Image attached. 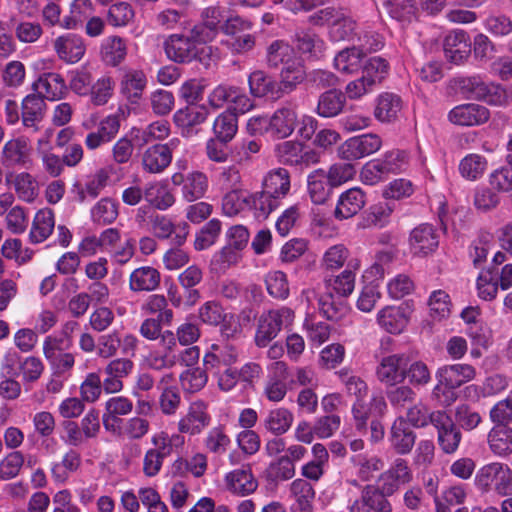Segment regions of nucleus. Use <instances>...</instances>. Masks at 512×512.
I'll list each match as a JSON object with an SVG mask.
<instances>
[{
  "label": "nucleus",
  "mask_w": 512,
  "mask_h": 512,
  "mask_svg": "<svg viewBox=\"0 0 512 512\" xmlns=\"http://www.w3.org/2000/svg\"><path fill=\"white\" fill-rule=\"evenodd\" d=\"M316 25H329V34L334 41L353 40L357 36V23L343 7L328 6L311 16Z\"/></svg>",
  "instance_id": "1"
},
{
  "label": "nucleus",
  "mask_w": 512,
  "mask_h": 512,
  "mask_svg": "<svg viewBox=\"0 0 512 512\" xmlns=\"http://www.w3.org/2000/svg\"><path fill=\"white\" fill-rule=\"evenodd\" d=\"M475 484L482 492L494 490L498 495L512 494V471L500 462H492L479 469Z\"/></svg>",
  "instance_id": "2"
},
{
  "label": "nucleus",
  "mask_w": 512,
  "mask_h": 512,
  "mask_svg": "<svg viewBox=\"0 0 512 512\" xmlns=\"http://www.w3.org/2000/svg\"><path fill=\"white\" fill-rule=\"evenodd\" d=\"M459 88L468 98L482 100L494 106H504L510 97L499 84L486 83L479 76L465 77L459 80Z\"/></svg>",
  "instance_id": "3"
},
{
  "label": "nucleus",
  "mask_w": 512,
  "mask_h": 512,
  "mask_svg": "<svg viewBox=\"0 0 512 512\" xmlns=\"http://www.w3.org/2000/svg\"><path fill=\"white\" fill-rule=\"evenodd\" d=\"M206 43L194 37L193 29L187 33L172 34L164 42L167 57L176 63H190L195 60L200 51L199 45Z\"/></svg>",
  "instance_id": "4"
},
{
  "label": "nucleus",
  "mask_w": 512,
  "mask_h": 512,
  "mask_svg": "<svg viewBox=\"0 0 512 512\" xmlns=\"http://www.w3.org/2000/svg\"><path fill=\"white\" fill-rule=\"evenodd\" d=\"M0 163L6 168L29 169L33 165V148L30 140L18 136L6 141L1 149Z\"/></svg>",
  "instance_id": "5"
},
{
  "label": "nucleus",
  "mask_w": 512,
  "mask_h": 512,
  "mask_svg": "<svg viewBox=\"0 0 512 512\" xmlns=\"http://www.w3.org/2000/svg\"><path fill=\"white\" fill-rule=\"evenodd\" d=\"M171 182L174 186L180 187L181 198L186 202H195L203 198L209 187L208 177L201 171L174 173Z\"/></svg>",
  "instance_id": "6"
},
{
  "label": "nucleus",
  "mask_w": 512,
  "mask_h": 512,
  "mask_svg": "<svg viewBox=\"0 0 512 512\" xmlns=\"http://www.w3.org/2000/svg\"><path fill=\"white\" fill-rule=\"evenodd\" d=\"M382 146L381 138L376 134H363L352 137L342 143L338 149V157L344 160H358L377 152Z\"/></svg>",
  "instance_id": "7"
},
{
  "label": "nucleus",
  "mask_w": 512,
  "mask_h": 512,
  "mask_svg": "<svg viewBox=\"0 0 512 512\" xmlns=\"http://www.w3.org/2000/svg\"><path fill=\"white\" fill-rule=\"evenodd\" d=\"M437 429L438 444L446 454L454 453L462 440V433L452 418L444 411L437 410L433 418Z\"/></svg>",
  "instance_id": "8"
},
{
  "label": "nucleus",
  "mask_w": 512,
  "mask_h": 512,
  "mask_svg": "<svg viewBox=\"0 0 512 512\" xmlns=\"http://www.w3.org/2000/svg\"><path fill=\"white\" fill-rule=\"evenodd\" d=\"M438 245L439 234L431 224H420L410 232L409 249L413 256L426 257L434 253Z\"/></svg>",
  "instance_id": "9"
},
{
  "label": "nucleus",
  "mask_w": 512,
  "mask_h": 512,
  "mask_svg": "<svg viewBox=\"0 0 512 512\" xmlns=\"http://www.w3.org/2000/svg\"><path fill=\"white\" fill-rule=\"evenodd\" d=\"M52 45L58 58L68 64L78 63L86 52L83 38L74 33H66L56 37Z\"/></svg>",
  "instance_id": "10"
},
{
  "label": "nucleus",
  "mask_w": 512,
  "mask_h": 512,
  "mask_svg": "<svg viewBox=\"0 0 512 512\" xmlns=\"http://www.w3.org/2000/svg\"><path fill=\"white\" fill-rule=\"evenodd\" d=\"M211 417L207 404L203 401H194L190 404L187 413L178 422L180 433L197 435L209 426Z\"/></svg>",
  "instance_id": "11"
},
{
  "label": "nucleus",
  "mask_w": 512,
  "mask_h": 512,
  "mask_svg": "<svg viewBox=\"0 0 512 512\" xmlns=\"http://www.w3.org/2000/svg\"><path fill=\"white\" fill-rule=\"evenodd\" d=\"M225 10L220 6H210L202 11V22L193 26L194 37L207 42L212 41L225 21Z\"/></svg>",
  "instance_id": "12"
},
{
  "label": "nucleus",
  "mask_w": 512,
  "mask_h": 512,
  "mask_svg": "<svg viewBox=\"0 0 512 512\" xmlns=\"http://www.w3.org/2000/svg\"><path fill=\"white\" fill-rule=\"evenodd\" d=\"M5 184L12 188L17 197L24 202H33L39 193L36 178L27 171H7L5 174Z\"/></svg>",
  "instance_id": "13"
},
{
  "label": "nucleus",
  "mask_w": 512,
  "mask_h": 512,
  "mask_svg": "<svg viewBox=\"0 0 512 512\" xmlns=\"http://www.w3.org/2000/svg\"><path fill=\"white\" fill-rule=\"evenodd\" d=\"M47 105L43 96L27 95L22 101L21 118L23 126L32 132H37L42 126Z\"/></svg>",
  "instance_id": "14"
},
{
  "label": "nucleus",
  "mask_w": 512,
  "mask_h": 512,
  "mask_svg": "<svg viewBox=\"0 0 512 512\" xmlns=\"http://www.w3.org/2000/svg\"><path fill=\"white\" fill-rule=\"evenodd\" d=\"M489 110L479 104L468 103L454 107L448 113L451 123L459 126L481 125L489 120Z\"/></svg>",
  "instance_id": "15"
},
{
  "label": "nucleus",
  "mask_w": 512,
  "mask_h": 512,
  "mask_svg": "<svg viewBox=\"0 0 512 512\" xmlns=\"http://www.w3.org/2000/svg\"><path fill=\"white\" fill-rule=\"evenodd\" d=\"M134 369V362L128 358L111 360L104 368L106 378L103 388L107 393H116L123 389L122 379L128 377Z\"/></svg>",
  "instance_id": "16"
},
{
  "label": "nucleus",
  "mask_w": 512,
  "mask_h": 512,
  "mask_svg": "<svg viewBox=\"0 0 512 512\" xmlns=\"http://www.w3.org/2000/svg\"><path fill=\"white\" fill-rule=\"evenodd\" d=\"M153 448L148 449L143 460V472L153 477L161 470L164 459L171 453L172 446L166 436L156 435L152 438Z\"/></svg>",
  "instance_id": "17"
},
{
  "label": "nucleus",
  "mask_w": 512,
  "mask_h": 512,
  "mask_svg": "<svg viewBox=\"0 0 512 512\" xmlns=\"http://www.w3.org/2000/svg\"><path fill=\"white\" fill-rule=\"evenodd\" d=\"M443 49L447 60L454 64L463 63L471 53L469 35L463 30L451 31L444 39Z\"/></svg>",
  "instance_id": "18"
},
{
  "label": "nucleus",
  "mask_w": 512,
  "mask_h": 512,
  "mask_svg": "<svg viewBox=\"0 0 512 512\" xmlns=\"http://www.w3.org/2000/svg\"><path fill=\"white\" fill-rule=\"evenodd\" d=\"M297 123L296 107L287 103L270 117L268 131L277 138H286L293 133Z\"/></svg>",
  "instance_id": "19"
},
{
  "label": "nucleus",
  "mask_w": 512,
  "mask_h": 512,
  "mask_svg": "<svg viewBox=\"0 0 512 512\" xmlns=\"http://www.w3.org/2000/svg\"><path fill=\"white\" fill-rule=\"evenodd\" d=\"M360 268L359 260L348 262L346 269L337 275L325 279V285L330 292L341 297L349 296L355 288L356 271Z\"/></svg>",
  "instance_id": "20"
},
{
  "label": "nucleus",
  "mask_w": 512,
  "mask_h": 512,
  "mask_svg": "<svg viewBox=\"0 0 512 512\" xmlns=\"http://www.w3.org/2000/svg\"><path fill=\"white\" fill-rule=\"evenodd\" d=\"M249 92L253 97H268L273 100L282 98L278 84L272 76L263 70H255L248 76Z\"/></svg>",
  "instance_id": "21"
},
{
  "label": "nucleus",
  "mask_w": 512,
  "mask_h": 512,
  "mask_svg": "<svg viewBox=\"0 0 512 512\" xmlns=\"http://www.w3.org/2000/svg\"><path fill=\"white\" fill-rule=\"evenodd\" d=\"M366 204V194L358 187L350 188L343 192L337 201L334 217L337 220H345L353 217Z\"/></svg>",
  "instance_id": "22"
},
{
  "label": "nucleus",
  "mask_w": 512,
  "mask_h": 512,
  "mask_svg": "<svg viewBox=\"0 0 512 512\" xmlns=\"http://www.w3.org/2000/svg\"><path fill=\"white\" fill-rule=\"evenodd\" d=\"M172 156L169 148L161 144H153L141 154L142 170L148 174H160L171 164Z\"/></svg>",
  "instance_id": "23"
},
{
  "label": "nucleus",
  "mask_w": 512,
  "mask_h": 512,
  "mask_svg": "<svg viewBox=\"0 0 512 512\" xmlns=\"http://www.w3.org/2000/svg\"><path fill=\"white\" fill-rule=\"evenodd\" d=\"M389 440L397 454L406 455L415 445L416 434L404 417H398L392 424Z\"/></svg>",
  "instance_id": "24"
},
{
  "label": "nucleus",
  "mask_w": 512,
  "mask_h": 512,
  "mask_svg": "<svg viewBox=\"0 0 512 512\" xmlns=\"http://www.w3.org/2000/svg\"><path fill=\"white\" fill-rule=\"evenodd\" d=\"M475 369L469 364L445 365L437 370V381L450 388H459L475 377Z\"/></svg>",
  "instance_id": "25"
},
{
  "label": "nucleus",
  "mask_w": 512,
  "mask_h": 512,
  "mask_svg": "<svg viewBox=\"0 0 512 512\" xmlns=\"http://www.w3.org/2000/svg\"><path fill=\"white\" fill-rule=\"evenodd\" d=\"M67 88L64 78L54 72L43 74L33 83L36 95H41L52 101L63 98Z\"/></svg>",
  "instance_id": "26"
},
{
  "label": "nucleus",
  "mask_w": 512,
  "mask_h": 512,
  "mask_svg": "<svg viewBox=\"0 0 512 512\" xmlns=\"http://www.w3.org/2000/svg\"><path fill=\"white\" fill-rule=\"evenodd\" d=\"M261 188L275 196L282 203V200L289 194L291 188L290 174L284 168H276L262 179Z\"/></svg>",
  "instance_id": "27"
},
{
  "label": "nucleus",
  "mask_w": 512,
  "mask_h": 512,
  "mask_svg": "<svg viewBox=\"0 0 512 512\" xmlns=\"http://www.w3.org/2000/svg\"><path fill=\"white\" fill-rule=\"evenodd\" d=\"M405 358L400 355H390L382 359L377 375L381 382L394 385L406 378Z\"/></svg>",
  "instance_id": "28"
},
{
  "label": "nucleus",
  "mask_w": 512,
  "mask_h": 512,
  "mask_svg": "<svg viewBox=\"0 0 512 512\" xmlns=\"http://www.w3.org/2000/svg\"><path fill=\"white\" fill-rule=\"evenodd\" d=\"M303 61L298 57L288 65L282 67L280 81H278L282 97L295 91L307 78Z\"/></svg>",
  "instance_id": "29"
},
{
  "label": "nucleus",
  "mask_w": 512,
  "mask_h": 512,
  "mask_svg": "<svg viewBox=\"0 0 512 512\" xmlns=\"http://www.w3.org/2000/svg\"><path fill=\"white\" fill-rule=\"evenodd\" d=\"M333 186L329 183L326 171L316 169L307 177V191L314 204H324L333 193Z\"/></svg>",
  "instance_id": "30"
},
{
  "label": "nucleus",
  "mask_w": 512,
  "mask_h": 512,
  "mask_svg": "<svg viewBox=\"0 0 512 512\" xmlns=\"http://www.w3.org/2000/svg\"><path fill=\"white\" fill-rule=\"evenodd\" d=\"M160 272L151 266L139 267L129 277V287L133 292H150L160 285Z\"/></svg>",
  "instance_id": "31"
},
{
  "label": "nucleus",
  "mask_w": 512,
  "mask_h": 512,
  "mask_svg": "<svg viewBox=\"0 0 512 512\" xmlns=\"http://www.w3.org/2000/svg\"><path fill=\"white\" fill-rule=\"evenodd\" d=\"M55 227L54 213L51 209L39 210L33 219L29 238L32 243L44 242L53 232Z\"/></svg>",
  "instance_id": "32"
},
{
  "label": "nucleus",
  "mask_w": 512,
  "mask_h": 512,
  "mask_svg": "<svg viewBox=\"0 0 512 512\" xmlns=\"http://www.w3.org/2000/svg\"><path fill=\"white\" fill-rule=\"evenodd\" d=\"M490 450L497 456L505 457L512 453V428L495 425L487 435Z\"/></svg>",
  "instance_id": "33"
},
{
  "label": "nucleus",
  "mask_w": 512,
  "mask_h": 512,
  "mask_svg": "<svg viewBox=\"0 0 512 512\" xmlns=\"http://www.w3.org/2000/svg\"><path fill=\"white\" fill-rule=\"evenodd\" d=\"M144 199L158 210H167L175 203V197L161 182H149L143 189Z\"/></svg>",
  "instance_id": "34"
},
{
  "label": "nucleus",
  "mask_w": 512,
  "mask_h": 512,
  "mask_svg": "<svg viewBox=\"0 0 512 512\" xmlns=\"http://www.w3.org/2000/svg\"><path fill=\"white\" fill-rule=\"evenodd\" d=\"M297 58L294 48L283 40H275L267 47L266 62L270 68L284 67Z\"/></svg>",
  "instance_id": "35"
},
{
  "label": "nucleus",
  "mask_w": 512,
  "mask_h": 512,
  "mask_svg": "<svg viewBox=\"0 0 512 512\" xmlns=\"http://www.w3.org/2000/svg\"><path fill=\"white\" fill-rule=\"evenodd\" d=\"M226 483L232 493L241 496L253 493L258 487L257 480L246 469H237L227 474Z\"/></svg>",
  "instance_id": "36"
},
{
  "label": "nucleus",
  "mask_w": 512,
  "mask_h": 512,
  "mask_svg": "<svg viewBox=\"0 0 512 512\" xmlns=\"http://www.w3.org/2000/svg\"><path fill=\"white\" fill-rule=\"evenodd\" d=\"M401 109L402 101L398 95L393 93H384L377 99L374 115L380 122L388 123L397 119Z\"/></svg>",
  "instance_id": "37"
},
{
  "label": "nucleus",
  "mask_w": 512,
  "mask_h": 512,
  "mask_svg": "<svg viewBox=\"0 0 512 512\" xmlns=\"http://www.w3.org/2000/svg\"><path fill=\"white\" fill-rule=\"evenodd\" d=\"M364 58L362 50L356 46L345 48L335 56L334 67L342 73L352 74L362 68Z\"/></svg>",
  "instance_id": "38"
},
{
  "label": "nucleus",
  "mask_w": 512,
  "mask_h": 512,
  "mask_svg": "<svg viewBox=\"0 0 512 512\" xmlns=\"http://www.w3.org/2000/svg\"><path fill=\"white\" fill-rule=\"evenodd\" d=\"M147 79L142 70L128 69L121 80V91L131 101H136L142 95Z\"/></svg>",
  "instance_id": "39"
},
{
  "label": "nucleus",
  "mask_w": 512,
  "mask_h": 512,
  "mask_svg": "<svg viewBox=\"0 0 512 512\" xmlns=\"http://www.w3.org/2000/svg\"><path fill=\"white\" fill-rule=\"evenodd\" d=\"M238 130V116L232 110L219 114L213 124L216 138L221 142H230Z\"/></svg>",
  "instance_id": "40"
},
{
  "label": "nucleus",
  "mask_w": 512,
  "mask_h": 512,
  "mask_svg": "<svg viewBox=\"0 0 512 512\" xmlns=\"http://www.w3.org/2000/svg\"><path fill=\"white\" fill-rule=\"evenodd\" d=\"M208 117V109L204 105H187L174 114V122L178 127L191 128L202 124Z\"/></svg>",
  "instance_id": "41"
},
{
  "label": "nucleus",
  "mask_w": 512,
  "mask_h": 512,
  "mask_svg": "<svg viewBox=\"0 0 512 512\" xmlns=\"http://www.w3.org/2000/svg\"><path fill=\"white\" fill-rule=\"evenodd\" d=\"M295 466L289 456H281L272 461L265 470V477L269 483L278 484L294 477Z\"/></svg>",
  "instance_id": "42"
},
{
  "label": "nucleus",
  "mask_w": 512,
  "mask_h": 512,
  "mask_svg": "<svg viewBox=\"0 0 512 512\" xmlns=\"http://www.w3.org/2000/svg\"><path fill=\"white\" fill-rule=\"evenodd\" d=\"M345 104V97L341 91L330 89L319 96L317 113L322 117L338 115Z\"/></svg>",
  "instance_id": "43"
},
{
  "label": "nucleus",
  "mask_w": 512,
  "mask_h": 512,
  "mask_svg": "<svg viewBox=\"0 0 512 512\" xmlns=\"http://www.w3.org/2000/svg\"><path fill=\"white\" fill-rule=\"evenodd\" d=\"M118 215V204L108 197L101 198L91 209V220L97 225L112 224Z\"/></svg>",
  "instance_id": "44"
},
{
  "label": "nucleus",
  "mask_w": 512,
  "mask_h": 512,
  "mask_svg": "<svg viewBox=\"0 0 512 512\" xmlns=\"http://www.w3.org/2000/svg\"><path fill=\"white\" fill-rule=\"evenodd\" d=\"M487 159L480 154H468L459 163V172L463 178L475 181L483 176L487 169Z\"/></svg>",
  "instance_id": "45"
},
{
  "label": "nucleus",
  "mask_w": 512,
  "mask_h": 512,
  "mask_svg": "<svg viewBox=\"0 0 512 512\" xmlns=\"http://www.w3.org/2000/svg\"><path fill=\"white\" fill-rule=\"evenodd\" d=\"M101 55L103 61L110 66H117L124 61L127 55L125 41L117 36L108 38L102 45Z\"/></svg>",
  "instance_id": "46"
},
{
  "label": "nucleus",
  "mask_w": 512,
  "mask_h": 512,
  "mask_svg": "<svg viewBox=\"0 0 512 512\" xmlns=\"http://www.w3.org/2000/svg\"><path fill=\"white\" fill-rule=\"evenodd\" d=\"M281 202L266 192L263 188L260 191L254 192L252 201V214L256 219L265 220L269 215L278 209Z\"/></svg>",
  "instance_id": "47"
},
{
  "label": "nucleus",
  "mask_w": 512,
  "mask_h": 512,
  "mask_svg": "<svg viewBox=\"0 0 512 512\" xmlns=\"http://www.w3.org/2000/svg\"><path fill=\"white\" fill-rule=\"evenodd\" d=\"M237 352L233 346H225L218 353H207L204 356V366L207 371L215 370V373L231 366L237 361Z\"/></svg>",
  "instance_id": "48"
},
{
  "label": "nucleus",
  "mask_w": 512,
  "mask_h": 512,
  "mask_svg": "<svg viewBox=\"0 0 512 512\" xmlns=\"http://www.w3.org/2000/svg\"><path fill=\"white\" fill-rule=\"evenodd\" d=\"M170 134V125L166 120L155 121L144 129L133 128L131 135L134 139L141 141L142 144H147L154 140H163Z\"/></svg>",
  "instance_id": "49"
},
{
  "label": "nucleus",
  "mask_w": 512,
  "mask_h": 512,
  "mask_svg": "<svg viewBox=\"0 0 512 512\" xmlns=\"http://www.w3.org/2000/svg\"><path fill=\"white\" fill-rule=\"evenodd\" d=\"M291 494L301 512H311L315 492L312 485L304 479H296L290 485Z\"/></svg>",
  "instance_id": "50"
},
{
  "label": "nucleus",
  "mask_w": 512,
  "mask_h": 512,
  "mask_svg": "<svg viewBox=\"0 0 512 512\" xmlns=\"http://www.w3.org/2000/svg\"><path fill=\"white\" fill-rule=\"evenodd\" d=\"M429 315L431 318L442 320L451 316L452 303L450 296L444 290L433 291L428 299Z\"/></svg>",
  "instance_id": "51"
},
{
  "label": "nucleus",
  "mask_w": 512,
  "mask_h": 512,
  "mask_svg": "<svg viewBox=\"0 0 512 512\" xmlns=\"http://www.w3.org/2000/svg\"><path fill=\"white\" fill-rule=\"evenodd\" d=\"M293 414L286 408L271 410L264 420L265 428L275 435L284 434L292 425Z\"/></svg>",
  "instance_id": "52"
},
{
  "label": "nucleus",
  "mask_w": 512,
  "mask_h": 512,
  "mask_svg": "<svg viewBox=\"0 0 512 512\" xmlns=\"http://www.w3.org/2000/svg\"><path fill=\"white\" fill-rule=\"evenodd\" d=\"M179 381L185 393H197L208 381L207 370L199 367L187 369L180 374Z\"/></svg>",
  "instance_id": "53"
},
{
  "label": "nucleus",
  "mask_w": 512,
  "mask_h": 512,
  "mask_svg": "<svg viewBox=\"0 0 512 512\" xmlns=\"http://www.w3.org/2000/svg\"><path fill=\"white\" fill-rule=\"evenodd\" d=\"M222 229L219 219L213 218L208 221L196 234L194 248L198 251L205 250L215 244Z\"/></svg>",
  "instance_id": "54"
},
{
  "label": "nucleus",
  "mask_w": 512,
  "mask_h": 512,
  "mask_svg": "<svg viewBox=\"0 0 512 512\" xmlns=\"http://www.w3.org/2000/svg\"><path fill=\"white\" fill-rule=\"evenodd\" d=\"M115 82L109 75H103L96 82H92L90 95L94 105H105L113 95Z\"/></svg>",
  "instance_id": "55"
},
{
  "label": "nucleus",
  "mask_w": 512,
  "mask_h": 512,
  "mask_svg": "<svg viewBox=\"0 0 512 512\" xmlns=\"http://www.w3.org/2000/svg\"><path fill=\"white\" fill-rule=\"evenodd\" d=\"M108 179L109 174L105 169L98 170L78 191V201L84 202L87 198L95 199L107 185Z\"/></svg>",
  "instance_id": "56"
},
{
  "label": "nucleus",
  "mask_w": 512,
  "mask_h": 512,
  "mask_svg": "<svg viewBox=\"0 0 512 512\" xmlns=\"http://www.w3.org/2000/svg\"><path fill=\"white\" fill-rule=\"evenodd\" d=\"M362 493L371 512H392V505L388 500V496L380 491L378 486L366 485L362 489Z\"/></svg>",
  "instance_id": "57"
},
{
  "label": "nucleus",
  "mask_w": 512,
  "mask_h": 512,
  "mask_svg": "<svg viewBox=\"0 0 512 512\" xmlns=\"http://www.w3.org/2000/svg\"><path fill=\"white\" fill-rule=\"evenodd\" d=\"M436 411H430L429 408L421 401H415L410 407L407 408L406 418L407 423L414 427H426L429 423L433 425V418Z\"/></svg>",
  "instance_id": "58"
},
{
  "label": "nucleus",
  "mask_w": 512,
  "mask_h": 512,
  "mask_svg": "<svg viewBox=\"0 0 512 512\" xmlns=\"http://www.w3.org/2000/svg\"><path fill=\"white\" fill-rule=\"evenodd\" d=\"M350 252L343 244L329 247L322 257V266L326 270H338L342 268L349 258Z\"/></svg>",
  "instance_id": "59"
},
{
  "label": "nucleus",
  "mask_w": 512,
  "mask_h": 512,
  "mask_svg": "<svg viewBox=\"0 0 512 512\" xmlns=\"http://www.w3.org/2000/svg\"><path fill=\"white\" fill-rule=\"evenodd\" d=\"M174 346L167 345L163 352H151L145 359L148 368L154 371H162L173 368L178 360V356L172 352Z\"/></svg>",
  "instance_id": "60"
},
{
  "label": "nucleus",
  "mask_w": 512,
  "mask_h": 512,
  "mask_svg": "<svg viewBox=\"0 0 512 512\" xmlns=\"http://www.w3.org/2000/svg\"><path fill=\"white\" fill-rule=\"evenodd\" d=\"M482 423V417L478 411L467 404L458 405L455 409V424L465 431H472Z\"/></svg>",
  "instance_id": "61"
},
{
  "label": "nucleus",
  "mask_w": 512,
  "mask_h": 512,
  "mask_svg": "<svg viewBox=\"0 0 512 512\" xmlns=\"http://www.w3.org/2000/svg\"><path fill=\"white\" fill-rule=\"evenodd\" d=\"M362 76L373 86L380 83L388 72V63L381 57H372L363 65Z\"/></svg>",
  "instance_id": "62"
},
{
  "label": "nucleus",
  "mask_w": 512,
  "mask_h": 512,
  "mask_svg": "<svg viewBox=\"0 0 512 512\" xmlns=\"http://www.w3.org/2000/svg\"><path fill=\"white\" fill-rule=\"evenodd\" d=\"M268 293L279 299H285L289 295V284L287 276L282 271L269 272L265 278Z\"/></svg>",
  "instance_id": "63"
},
{
  "label": "nucleus",
  "mask_w": 512,
  "mask_h": 512,
  "mask_svg": "<svg viewBox=\"0 0 512 512\" xmlns=\"http://www.w3.org/2000/svg\"><path fill=\"white\" fill-rule=\"evenodd\" d=\"M134 18V10L128 2H117L108 10V23L115 27H122L129 24Z\"/></svg>",
  "instance_id": "64"
}]
</instances>
